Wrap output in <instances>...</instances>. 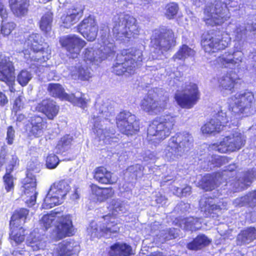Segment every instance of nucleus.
<instances>
[{
  "label": "nucleus",
  "mask_w": 256,
  "mask_h": 256,
  "mask_svg": "<svg viewBox=\"0 0 256 256\" xmlns=\"http://www.w3.org/2000/svg\"><path fill=\"white\" fill-rule=\"evenodd\" d=\"M112 215L104 216L98 224L92 222L88 228V232L92 237L110 236L119 230L116 216L124 213L128 208L126 202L120 199H114L110 202Z\"/></svg>",
  "instance_id": "obj_1"
},
{
  "label": "nucleus",
  "mask_w": 256,
  "mask_h": 256,
  "mask_svg": "<svg viewBox=\"0 0 256 256\" xmlns=\"http://www.w3.org/2000/svg\"><path fill=\"white\" fill-rule=\"evenodd\" d=\"M254 101L253 94L248 91L237 93L228 100V110L226 112L232 125H236L238 119L252 113V106Z\"/></svg>",
  "instance_id": "obj_2"
},
{
  "label": "nucleus",
  "mask_w": 256,
  "mask_h": 256,
  "mask_svg": "<svg viewBox=\"0 0 256 256\" xmlns=\"http://www.w3.org/2000/svg\"><path fill=\"white\" fill-rule=\"evenodd\" d=\"M40 223L46 230L54 226L53 235L58 240L74 234L72 216L70 214L64 215L58 212H52L44 215L40 220Z\"/></svg>",
  "instance_id": "obj_3"
},
{
  "label": "nucleus",
  "mask_w": 256,
  "mask_h": 256,
  "mask_svg": "<svg viewBox=\"0 0 256 256\" xmlns=\"http://www.w3.org/2000/svg\"><path fill=\"white\" fill-rule=\"evenodd\" d=\"M28 210L22 208L16 211L12 214L10 222V240L12 246L17 247L12 253V256H28V252L18 250L25 240V230L22 225L25 222Z\"/></svg>",
  "instance_id": "obj_4"
},
{
  "label": "nucleus",
  "mask_w": 256,
  "mask_h": 256,
  "mask_svg": "<svg viewBox=\"0 0 256 256\" xmlns=\"http://www.w3.org/2000/svg\"><path fill=\"white\" fill-rule=\"evenodd\" d=\"M176 122L174 117L166 115L154 120L148 128V140L154 144L168 137Z\"/></svg>",
  "instance_id": "obj_5"
},
{
  "label": "nucleus",
  "mask_w": 256,
  "mask_h": 256,
  "mask_svg": "<svg viewBox=\"0 0 256 256\" xmlns=\"http://www.w3.org/2000/svg\"><path fill=\"white\" fill-rule=\"evenodd\" d=\"M139 31L136 20L133 16L122 14L114 18L112 32L117 39L124 42L126 38L138 35Z\"/></svg>",
  "instance_id": "obj_6"
},
{
  "label": "nucleus",
  "mask_w": 256,
  "mask_h": 256,
  "mask_svg": "<svg viewBox=\"0 0 256 256\" xmlns=\"http://www.w3.org/2000/svg\"><path fill=\"white\" fill-rule=\"evenodd\" d=\"M142 51L140 50L132 49L124 50L116 57L117 62L114 66V72L117 75L124 72L134 74L138 63L142 61Z\"/></svg>",
  "instance_id": "obj_7"
},
{
  "label": "nucleus",
  "mask_w": 256,
  "mask_h": 256,
  "mask_svg": "<svg viewBox=\"0 0 256 256\" xmlns=\"http://www.w3.org/2000/svg\"><path fill=\"white\" fill-rule=\"evenodd\" d=\"M40 38V34H32L24 42V49L20 54L28 62L37 60L46 61L50 58V50L48 47L45 49L39 43Z\"/></svg>",
  "instance_id": "obj_8"
},
{
  "label": "nucleus",
  "mask_w": 256,
  "mask_h": 256,
  "mask_svg": "<svg viewBox=\"0 0 256 256\" xmlns=\"http://www.w3.org/2000/svg\"><path fill=\"white\" fill-rule=\"evenodd\" d=\"M191 140L188 133L178 134L172 136L164 150L166 158L169 161L179 159L190 149Z\"/></svg>",
  "instance_id": "obj_9"
},
{
  "label": "nucleus",
  "mask_w": 256,
  "mask_h": 256,
  "mask_svg": "<svg viewBox=\"0 0 256 256\" xmlns=\"http://www.w3.org/2000/svg\"><path fill=\"white\" fill-rule=\"evenodd\" d=\"M69 189V185L64 181L54 182L50 186L44 199L42 206V208L50 209L62 204Z\"/></svg>",
  "instance_id": "obj_10"
},
{
  "label": "nucleus",
  "mask_w": 256,
  "mask_h": 256,
  "mask_svg": "<svg viewBox=\"0 0 256 256\" xmlns=\"http://www.w3.org/2000/svg\"><path fill=\"white\" fill-rule=\"evenodd\" d=\"M114 46L112 42H103V45L98 48H88L84 50V60L87 64L98 65L102 62L114 54Z\"/></svg>",
  "instance_id": "obj_11"
},
{
  "label": "nucleus",
  "mask_w": 256,
  "mask_h": 256,
  "mask_svg": "<svg viewBox=\"0 0 256 256\" xmlns=\"http://www.w3.org/2000/svg\"><path fill=\"white\" fill-rule=\"evenodd\" d=\"M244 136L240 132H234L219 142L212 144L210 148L220 153L230 152L240 150L244 146Z\"/></svg>",
  "instance_id": "obj_12"
},
{
  "label": "nucleus",
  "mask_w": 256,
  "mask_h": 256,
  "mask_svg": "<svg viewBox=\"0 0 256 256\" xmlns=\"http://www.w3.org/2000/svg\"><path fill=\"white\" fill-rule=\"evenodd\" d=\"M229 4L230 2L227 3V2L225 4L217 2L214 6L206 7L204 11V18L206 23L210 26L220 25L228 20L230 15L226 5Z\"/></svg>",
  "instance_id": "obj_13"
},
{
  "label": "nucleus",
  "mask_w": 256,
  "mask_h": 256,
  "mask_svg": "<svg viewBox=\"0 0 256 256\" xmlns=\"http://www.w3.org/2000/svg\"><path fill=\"white\" fill-rule=\"evenodd\" d=\"M174 98L178 104L182 108H191L200 98L198 86L194 83H190L182 91L177 92Z\"/></svg>",
  "instance_id": "obj_14"
},
{
  "label": "nucleus",
  "mask_w": 256,
  "mask_h": 256,
  "mask_svg": "<svg viewBox=\"0 0 256 256\" xmlns=\"http://www.w3.org/2000/svg\"><path fill=\"white\" fill-rule=\"evenodd\" d=\"M230 35L224 32L221 36H212L208 35L204 37L201 44L204 52L210 54L224 49L230 44Z\"/></svg>",
  "instance_id": "obj_15"
},
{
  "label": "nucleus",
  "mask_w": 256,
  "mask_h": 256,
  "mask_svg": "<svg viewBox=\"0 0 256 256\" xmlns=\"http://www.w3.org/2000/svg\"><path fill=\"white\" fill-rule=\"evenodd\" d=\"M175 43L174 33L170 30L163 32L155 31L152 37L151 46L155 49L153 50L154 52L158 53L162 49L164 50H168L171 46H174Z\"/></svg>",
  "instance_id": "obj_16"
},
{
  "label": "nucleus",
  "mask_w": 256,
  "mask_h": 256,
  "mask_svg": "<svg viewBox=\"0 0 256 256\" xmlns=\"http://www.w3.org/2000/svg\"><path fill=\"white\" fill-rule=\"evenodd\" d=\"M228 202L226 200L217 202V200L212 198H203L200 202V206L207 216L212 218H217L222 213V210L228 208Z\"/></svg>",
  "instance_id": "obj_17"
},
{
  "label": "nucleus",
  "mask_w": 256,
  "mask_h": 256,
  "mask_svg": "<svg viewBox=\"0 0 256 256\" xmlns=\"http://www.w3.org/2000/svg\"><path fill=\"white\" fill-rule=\"evenodd\" d=\"M232 124L230 117L224 110L218 112L216 116L201 128V130L204 134H210L215 132H219L224 126Z\"/></svg>",
  "instance_id": "obj_18"
},
{
  "label": "nucleus",
  "mask_w": 256,
  "mask_h": 256,
  "mask_svg": "<svg viewBox=\"0 0 256 256\" xmlns=\"http://www.w3.org/2000/svg\"><path fill=\"white\" fill-rule=\"evenodd\" d=\"M14 67L12 62L7 57H0V80L4 82L10 87V90L14 92Z\"/></svg>",
  "instance_id": "obj_19"
},
{
  "label": "nucleus",
  "mask_w": 256,
  "mask_h": 256,
  "mask_svg": "<svg viewBox=\"0 0 256 256\" xmlns=\"http://www.w3.org/2000/svg\"><path fill=\"white\" fill-rule=\"evenodd\" d=\"M116 124L120 131L127 135L132 134L138 130V122L136 116L130 112H120L118 116Z\"/></svg>",
  "instance_id": "obj_20"
},
{
  "label": "nucleus",
  "mask_w": 256,
  "mask_h": 256,
  "mask_svg": "<svg viewBox=\"0 0 256 256\" xmlns=\"http://www.w3.org/2000/svg\"><path fill=\"white\" fill-rule=\"evenodd\" d=\"M100 110L101 111V114L107 116V113L108 111V108L107 104H104L100 108ZM103 116H94V127L93 132L101 140L104 141L105 144H110V139L112 138L114 134L110 132V130L103 128V126L101 124L102 119Z\"/></svg>",
  "instance_id": "obj_21"
},
{
  "label": "nucleus",
  "mask_w": 256,
  "mask_h": 256,
  "mask_svg": "<svg viewBox=\"0 0 256 256\" xmlns=\"http://www.w3.org/2000/svg\"><path fill=\"white\" fill-rule=\"evenodd\" d=\"M61 45L68 52V56L72 58H76L81 49L86 45V42L75 35H68L60 40Z\"/></svg>",
  "instance_id": "obj_22"
},
{
  "label": "nucleus",
  "mask_w": 256,
  "mask_h": 256,
  "mask_svg": "<svg viewBox=\"0 0 256 256\" xmlns=\"http://www.w3.org/2000/svg\"><path fill=\"white\" fill-rule=\"evenodd\" d=\"M22 182L26 202L28 206H32L35 204L38 194L36 177L32 174L28 173Z\"/></svg>",
  "instance_id": "obj_23"
},
{
  "label": "nucleus",
  "mask_w": 256,
  "mask_h": 256,
  "mask_svg": "<svg viewBox=\"0 0 256 256\" xmlns=\"http://www.w3.org/2000/svg\"><path fill=\"white\" fill-rule=\"evenodd\" d=\"M236 48V50L232 52H226L216 58V62L220 66L233 68L242 62L244 54L240 48Z\"/></svg>",
  "instance_id": "obj_24"
},
{
  "label": "nucleus",
  "mask_w": 256,
  "mask_h": 256,
  "mask_svg": "<svg viewBox=\"0 0 256 256\" xmlns=\"http://www.w3.org/2000/svg\"><path fill=\"white\" fill-rule=\"evenodd\" d=\"M168 101L166 97L162 100L156 101L152 98L146 96L142 100L140 106L142 110L150 114H158L166 108Z\"/></svg>",
  "instance_id": "obj_25"
},
{
  "label": "nucleus",
  "mask_w": 256,
  "mask_h": 256,
  "mask_svg": "<svg viewBox=\"0 0 256 256\" xmlns=\"http://www.w3.org/2000/svg\"><path fill=\"white\" fill-rule=\"evenodd\" d=\"M34 112L44 114L48 119L52 120L58 114L59 108L55 102L50 100H44L40 103L32 106Z\"/></svg>",
  "instance_id": "obj_26"
},
{
  "label": "nucleus",
  "mask_w": 256,
  "mask_h": 256,
  "mask_svg": "<svg viewBox=\"0 0 256 256\" xmlns=\"http://www.w3.org/2000/svg\"><path fill=\"white\" fill-rule=\"evenodd\" d=\"M78 32L88 40H95L98 32V27L94 20L92 17L84 19L78 25Z\"/></svg>",
  "instance_id": "obj_27"
},
{
  "label": "nucleus",
  "mask_w": 256,
  "mask_h": 256,
  "mask_svg": "<svg viewBox=\"0 0 256 256\" xmlns=\"http://www.w3.org/2000/svg\"><path fill=\"white\" fill-rule=\"evenodd\" d=\"M78 250V244L74 241L64 240L56 246L52 256H70Z\"/></svg>",
  "instance_id": "obj_28"
},
{
  "label": "nucleus",
  "mask_w": 256,
  "mask_h": 256,
  "mask_svg": "<svg viewBox=\"0 0 256 256\" xmlns=\"http://www.w3.org/2000/svg\"><path fill=\"white\" fill-rule=\"evenodd\" d=\"M228 172H225L224 173L221 174H216L214 176L210 174L204 176L202 180L201 186L205 190H211L217 187L218 184H220L223 179L226 180V176L228 175Z\"/></svg>",
  "instance_id": "obj_29"
},
{
  "label": "nucleus",
  "mask_w": 256,
  "mask_h": 256,
  "mask_svg": "<svg viewBox=\"0 0 256 256\" xmlns=\"http://www.w3.org/2000/svg\"><path fill=\"white\" fill-rule=\"evenodd\" d=\"M9 5L14 14L19 18L25 16L28 11L29 0H10Z\"/></svg>",
  "instance_id": "obj_30"
},
{
  "label": "nucleus",
  "mask_w": 256,
  "mask_h": 256,
  "mask_svg": "<svg viewBox=\"0 0 256 256\" xmlns=\"http://www.w3.org/2000/svg\"><path fill=\"white\" fill-rule=\"evenodd\" d=\"M94 178L100 183L103 184H113L117 181V178L112 176L110 172L102 166L95 169Z\"/></svg>",
  "instance_id": "obj_31"
},
{
  "label": "nucleus",
  "mask_w": 256,
  "mask_h": 256,
  "mask_svg": "<svg viewBox=\"0 0 256 256\" xmlns=\"http://www.w3.org/2000/svg\"><path fill=\"white\" fill-rule=\"evenodd\" d=\"M82 12L80 10L70 9L66 14H64L62 18V26L66 28H70L76 24L82 16Z\"/></svg>",
  "instance_id": "obj_32"
},
{
  "label": "nucleus",
  "mask_w": 256,
  "mask_h": 256,
  "mask_svg": "<svg viewBox=\"0 0 256 256\" xmlns=\"http://www.w3.org/2000/svg\"><path fill=\"white\" fill-rule=\"evenodd\" d=\"M70 74L72 79L82 80H88L92 77L90 70L88 68L79 65L70 67Z\"/></svg>",
  "instance_id": "obj_33"
},
{
  "label": "nucleus",
  "mask_w": 256,
  "mask_h": 256,
  "mask_svg": "<svg viewBox=\"0 0 256 256\" xmlns=\"http://www.w3.org/2000/svg\"><path fill=\"white\" fill-rule=\"evenodd\" d=\"M91 192L92 194L100 202L112 198L114 194V190L112 188H100L95 184L91 186Z\"/></svg>",
  "instance_id": "obj_34"
},
{
  "label": "nucleus",
  "mask_w": 256,
  "mask_h": 256,
  "mask_svg": "<svg viewBox=\"0 0 256 256\" xmlns=\"http://www.w3.org/2000/svg\"><path fill=\"white\" fill-rule=\"evenodd\" d=\"M30 124V133L37 137L42 136L46 128V122L44 119L40 116H35L31 118Z\"/></svg>",
  "instance_id": "obj_35"
},
{
  "label": "nucleus",
  "mask_w": 256,
  "mask_h": 256,
  "mask_svg": "<svg viewBox=\"0 0 256 256\" xmlns=\"http://www.w3.org/2000/svg\"><path fill=\"white\" fill-rule=\"evenodd\" d=\"M132 254L130 246L124 243H117L110 246L109 256H129Z\"/></svg>",
  "instance_id": "obj_36"
},
{
  "label": "nucleus",
  "mask_w": 256,
  "mask_h": 256,
  "mask_svg": "<svg viewBox=\"0 0 256 256\" xmlns=\"http://www.w3.org/2000/svg\"><path fill=\"white\" fill-rule=\"evenodd\" d=\"M0 16L2 19L1 27V33L4 36H8L14 29L16 24L14 22H4V20L8 16V12L4 8V6L0 2Z\"/></svg>",
  "instance_id": "obj_37"
},
{
  "label": "nucleus",
  "mask_w": 256,
  "mask_h": 256,
  "mask_svg": "<svg viewBox=\"0 0 256 256\" xmlns=\"http://www.w3.org/2000/svg\"><path fill=\"white\" fill-rule=\"evenodd\" d=\"M234 81L230 74L221 76L218 80V86L220 92L224 94L230 92L234 88Z\"/></svg>",
  "instance_id": "obj_38"
},
{
  "label": "nucleus",
  "mask_w": 256,
  "mask_h": 256,
  "mask_svg": "<svg viewBox=\"0 0 256 256\" xmlns=\"http://www.w3.org/2000/svg\"><path fill=\"white\" fill-rule=\"evenodd\" d=\"M212 240L204 234L198 236L194 240L188 244V248L191 250H198L210 244Z\"/></svg>",
  "instance_id": "obj_39"
},
{
  "label": "nucleus",
  "mask_w": 256,
  "mask_h": 256,
  "mask_svg": "<svg viewBox=\"0 0 256 256\" xmlns=\"http://www.w3.org/2000/svg\"><path fill=\"white\" fill-rule=\"evenodd\" d=\"M50 94L62 100H67L70 95L64 92V88L58 84H50L48 88Z\"/></svg>",
  "instance_id": "obj_40"
},
{
  "label": "nucleus",
  "mask_w": 256,
  "mask_h": 256,
  "mask_svg": "<svg viewBox=\"0 0 256 256\" xmlns=\"http://www.w3.org/2000/svg\"><path fill=\"white\" fill-rule=\"evenodd\" d=\"M256 238V230L249 228L242 230L238 236L237 240L240 244H248Z\"/></svg>",
  "instance_id": "obj_41"
},
{
  "label": "nucleus",
  "mask_w": 256,
  "mask_h": 256,
  "mask_svg": "<svg viewBox=\"0 0 256 256\" xmlns=\"http://www.w3.org/2000/svg\"><path fill=\"white\" fill-rule=\"evenodd\" d=\"M256 176V172L252 170L245 174L244 177L241 180H238L234 184V191L236 192L242 189L249 186L254 178Z\"/></svg>",
  "instance_id": "obj_42"
},
{
  "label": "nucleus",
  "mask_w": 256,
  "mask_h": 256,
  "mask_svg": "<svg viewBox=\"0 0 256 256\" xmlns=\"http://www.w3.org/2000/svg\"><path fill=\"white\" fill-rule=\"evenodd\" d=\"M180 224L182 228L192 231L198 230L201 227L200 220L192 217L182 220Z\"/></svg>",
  "instance_id": "obj_43"
},
{
  "label": "nucleus",
  "mask_w": 256,
  "mask_h": 256,
  "mask_svg": "<svg viewBox=\"0 0 256 256\" xmlns=\"http://www.w3.org/2000/svg\"><path fill=\"white\" fill-rule=\"evenodd\" d=\"M195 51L186 45H182L178 52L174 56L173 58L176 60H184L188 57L194 56Z\"/></svg>",
  "instance_id": "obj_44"
},
{
  "label": "nucleus",
  "mask_w": 256,
  "mask_h": 256,
  "mask_svg": "<svg viewBox=\"0 0 256 256\" xmlns=\"http://www.w3.org/2000/svg\"><path fill=\"white\" fill-rule=\"evenodd\" d=\"M28 244L33 248L34 250L43 249L45 248L46 244L44 241L40 239L39 236H36V234L32 232L27 240Z\"/></svg>",
  "instance_id": "obj_45"
},
{
  "label": "nucleus",
  "mask_w": 256,
  "mask_h": 256,
  "mask_svg": "<svg viewBox=\"0 0 256 256\" xmlns=\"http://www.w3.org/2000/svg\"><path fill=\"white\" fill-rule=\"evenodd\" d=\"M12 172V168H6V172L3 176L4 188L7 192H11L14 188V178L10 174Z\"/></svg>",
  "instance_id": "obj_46"
},
{
  "label": "nucleus",
  "mask_w": 256,
  "mask_h": 256,
  "mask_svg": "<svg viewBox=\"0 0 256 256\" xmlns=\"http://www.w3.org/2000/svg\"><path fill=\"white\" fill-rule=\"evenodd\" d=\"M250 202L256 204V191L250 192L244 197L236 199L233 204L235 206H242L246 203Z\"/></svg>",
  "instance_id": "obj_47"
},
{
  "label": "nucleus",
  "mask_w": 256,
  "mask_h": 256,
  "mask_svg": "<svg viewBox=\"0 0 256 256\" xmlns=\"http://www.w3.org/2000/svg\"><path fill=\"white\" fill-rule=\"evenodd\" d=\"M72 140V138L69 136L62 137L56 146V152L62 153L68 150L70 148Z\"/></svg>",
  "instance_id": "obj_48"
},
{
  "label": "nucleus",
  "mask_w": 256,
  "mask_h": 256,
  "mask_svg": "<svg viewBox=\"0 0 256 256\" xmlns=\"http://www.w3.org/2000/svg\"><path fill=\"white\" fill-rule=\"evenodd\" d=\"M67 100L83 109L86 107L88 102V100L84 94H80V97L78 96H76L73 94L70 95Z\"/></svg>",
  "instance_id": "obj_49"
},
{
  "label": "nucleus",
  "mask_w": 256,
  "mask_h": 256,
  "mask_svg": "<svg viewBox=\"0 0 256 256\" xmlns=\"http://www.w3.org/2000/svg\"><path fill=\"white\" fill-rule=\"evenodd\" d=\"M256 30V24H252V26H246V28H244L240 26H236L235 30L234 32L235 38L237 40H240L243 36L246 34V30L252 31Z\"/></svg>",
  "instance_id": "obj_50"
},
{
  "label": "nucleus",
  "mask_w": 256,
  "mask_h": 256,
  "mask_svg": "<svg viewBox=\"0 0 256 256\" xmlns=\"http://www.w3.org/2000/svg\"><path fill=\"white\" fill-rule=\"evenodd\" d=\"M178 10V6L177 4L175 2L168 4L165 7V16L168 19H172L176 15Z\"/></svg>",
  "instance_id": "obj_51"
},
{
  "label": "nucleus",
  "mask_w": 256,
  "mask_h": 256,
  "mask_svg": "<svg viewBox=\"0 0 256 256\" xmlns=\"http://www.w3.org/2000/svg\"><path fill=\"white\" fill-rule=\"evenodd\" d=\"M52 16L50 13H48L44 16L40 23V28L42 31L47 32L50 29Z\"/></svg>",
  "instance_id": "obj_52"
},
{
  "label": "nucleus",
  "mask_w": 256,
  "mask_h": 256,
  "mask_svg": "<svg viewBox=\"0 0 256 256\" xmlns=\"http://www.w3.org/2000/svg\"><path fill=\"white\" fill-rule=\"evenodd\" d=\"M32 78V74L29 72L22 70L17 76V80L22 86H24L28 83Z\"/></svg>",
  "instance_id": "obj_53"
},
{
  "label": "nucleus",
  "mask_w": 256,
  "mask_h": 256,
  "mask_svg": "<svg viewBox=\"0 0 256 256\" xmlns=\"http://www.w3.org/2000/svg\"><path fill=\"white\" fill-rule=\"evenodd\" d=\"M58 158L54 154H49L46 159V166L48 168H55L59 164Z\"/></svg>",
  "instance_id": "obj_54"
},
{
  "label": "nucleus",
  "mask_w": 256,
  "mask_h": 256,
  "mask_svg": "<svg viewBox=\"0 0 256 256\" xmlns=\"http://www.w3.org/2000/svg\"><path fill=\"white\" fill-rule=\"evenodd\" d=\"M224 160L225 158H224L218 156H212L211 160H209L210 168H211L212 167L214 166H220L224 164Z\"/></svg>",
  "instance_id": "obj_55"
},
{
  "label": "nucleus",
  "mask_w": 256,
  "mask_h": 256,
  "mask_svg": "<svg viewBox=\"0 0 256 256\" xmlns=\"http://www.w3.org/2000/svg\"><path fill=\"white\" fill-rule=\"evenodd\" d=\"M174 230V229L172 230H163L161 232L160 234V236L162 238V240L160 241L162 242H163V241H164L166 240H170L172 239V238H176V236H175L174 233L173 232V231Z\"/></svg>",
  "instance_id": "obj_56"
},
{
  "label": "nucleus",
  "mask_w": 256,
  "mask_h": 256,
  "mask_svg": "<svg viewBox=\"0 0 256 256\" xmlns=\"http://www.w3.org/2000/svg\"><path fill=\"white\" fill-rule=\"evenodd\" d=\"M24 100L22 96H19L15 100L13 106L14 110L16 112L24 108Z\"/></svg>",
  "instance_id": "obj_57"
},
{
  "label": "nucleus",
  "mask_w": 256,
  "mask_h": 256,
  "mask_svg": "<svg viewBox=\"0 0 256 256\" xmlns=\"http://www.w3.org/2000/svg\"><path fill=\"white\" fill-rule=\"evenodd\" d=\"M14 137V130L12 126L8 127L6 134V140L8 144H11L13 143Z\"/></svg>",
  "instance_id": "obj_58"
},
{
  "label": "nucleus",
  "mask_w": 256,
  "mask_h": 256,
  "mask_svg": "<svg viewBox=\"0 0 256 256\" xmlns=\"http://www.w3.org/2000/svg\"><path fill=\"white\" fill-rule=\"evenodd\" d=\"M18 162V160L16 156H12L11 160L9 162V164L7 166L6 168H12V171L14 168L16 166Z\"/></svg>",
  "instance_id": "obj_59"
},
{
  "label": "nucleus",
  "mask_w": 256,
  "mask_h": 256,
  "mask_svg": "<svg viewBox=\"0 0 256 256\" xmlns=\"http://www.w3.org/2000/svg\"><path fill=\"white\" fill-rule=\"evenodd\" d=\"M8 100L6 95L2 92H0V106H4L8 104Z\"/></svg>",
  "instance_id": "obj_60"
},
{
  "label": "nucleus",
  "mask_w": 256,
  "mask_h": 256,
  "mask_svg": "<svg viewBox=\"0 0 256 256\" xmlns=\"http://www.w3.org/2000/svg\"><path fill=\"white\" fill-rule=\"evenodd\" d=\"M160 196L156 199V201L158 204H161L162 205H164L166 204V199L165 196H162L159 194Z\"/></svg>",
  "instance_id": "obj_61"
},
{
  "label": "nucleus",
  "mask_w": 256,
  "mask_h": 256,
  "mask_svg": "<svg viewBox=\"0 0 256 256\" xmlns=\"http://www.w3.org/2000/svg\"><path fill=\"white\" fill-rule=\"evenodd\" d=\"M182 196H186L190 194L191 192V188L189 186H186L182 190Z\"/></svg>",
  "instance_id": "obj_62"
},
{
  "label": "nucleus",
  "mask_w": 256,
  "mask_h": 256,
  "mask_svg": "<svg viewBox=\"0 0 256 256\" xmlns=\"http://www.w3.org/2000/svg\"><path fill=\"white\" fill-rule=\"evenodd\" d=\"M172 191H173V193L178 196H182V189H180L178 188H177V187H176V186H174V188L172 190Z\"/></svg>",
  "instance_id": "obj_63"
},
{
  "label": "nucleus",
  "mask_w": 256,
  "mask_h": 256,
  "mask_svg": "<svg viewBox=\"0 0 256 256\" xmlns=\"http://www.w3.org/2000/svg\"><path fill=\"white\" fill-rule=\"evenodd\" d=\"M71 198L74 200L79 198V192L78 190H76L74 192L72 195Z\"/></svg>",
  "instance_id": "obj_64"
}]
</instances>
